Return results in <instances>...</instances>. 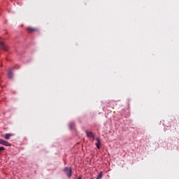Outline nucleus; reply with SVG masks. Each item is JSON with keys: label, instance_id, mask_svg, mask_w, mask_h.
Wrapping results in <instances>:
<instances>
[{"label": "nucleus", "instance_id": "1", "mask_svg": "<svg viewBox=\"0 0 179 179\" xmlns=\"http://www.w3.org/2000/svg\"><path fill=\"white\" fill-rule=\"evenodd\" d=\"M64 173H66L67 177H69V178H71V177H72V168L71 167H65L64 169Z\"/></svg>", "mask_w": 179, "mask_h": 179}, {"label": "nucleus", "instance_id": "2", "mask_svg": "<svg viewBox=\"0 0 179 179\" xmlns=\"http://www.w3.org/2000/svg\"><path fill=\"white\" fill-rule=\"evenodd\" d=\"M0 47L3 51H8L9 50V46L5 43V42L0 41Z\"/></svg>", "mask_w": 179, "mask_h": 179}, {"label": "nucleus", "instance_id": "3", "mask_svg": "<svg viewBox=\"0 0 179 179\" xmlns=\"http://www.w3.org/2000/svg\"><path fill=\"white\" fill-rule=\"evenodd\" d=\"M13 71H15V68H13V67L9 68L8 72V79H13Z\"/></svg>", "mask_w": 179, "mask_h": 179}, {"label": "nucleus", "instance_id": "4", "mask_svg": "<svg viewBox=\"0 0 179 179\" xmlns=\"http://www.w3.org/2000/svg\"><path fill=\"white\" fill-rule=\"evenodd\" d=\"M26 30L28 33H34V31H37L38 29L37 28L28 27L26 28Z\"/></svg>", "mask_w": 179, "mask_h": 179}, {"label": "nucleus", "instance_id": "5", "mask_svg": "<svg viewBox=\"0 0 179 179\" xmlns=\"http://www.w3.org/2000/svg\"><path fill=\"white\" fill-rule=\"evenodd\" d=\"M87 136L88 138H92V139H94V134L92 131H86Z\"/></svg>", "mask_w": 179, "mask_h": 179}, {"label": "nucleus", "instance_id": "6", "mask_svg": "<svg viewBox=\"0 0 179 179\" xmlns=\"http://www.w3.org/2000/svg\"><path fill=\"white\" fill-rule=\"evenodd\" d=\"M96 141L97 142L95 143V145H96V148H97L98 149H100V145H101L100 139H99V138H96Z\"/></svg>", "mask_w": 179, "mask_h": 179}, {"label": "nucleus", "instance_id": "7", "mask_svg": "<svg viewBox=\"0 0 179 179\" xmlns=\"http://www.w3.org/2000/svg\"><path fill=\"white\" fill-rule=\"evenodd\" d=\"M10 136H13V134H6L4 136L5 139H9Z\"/></svg>", "mask_w": 179, "mask_h": 179}, {"label": "nucleus", "instance_id": "8", "mask_svg": "<svg viewBox=\"0 0 179 179\" xmlns=\"http://www.w3.org/2000/svg\"><path fill=\"white\" fill-rule=\"evenodd\" d=\"M2 145H3L4 146H10V143L6 141H4Z\"/></svg>", "mask_w": 179, "mask_h": 179}, {"label": "nucleus", "instance_id": "9", "mask_svg": "<svg viewBox=\"0 0 179 179\" xmlns=\"http://www.w3.org/2000/svg\"><path fill=\"white\" fill-rule=\"evenodd\" d=\"M101 177H103V172L101 171L99 174V176L96 177V179H100L101 178Z\"/></svg>", "mask_w": 179, "mask_h": 179}, {"label": "nucleus", "instance_id": "10", "mask_svg": "<svg viewBox=\"0 0 179 179\" xmlns=\"http://www.w3.org/2000/svg\"><path fill=\"white\" fill-rule=\"evenodd\" d=\"M73 127H75V124H73V123H70V124H69V128H70V129H72L73 128Z\"/></svg>", "mask_w": 179, "mask_h": 179}, {"label": "nucleus", "instance_id": "11", "mask_svg": "<svg viewBox=\"0 0 179 179\" xmlns=\"http://www.w3.org/2000/svg\"><path fill=\"white\" fill-rule=\"evenodd\" d=\"M3 142H4V141L0 138V144H1V145H3Z\"/></svg>", "mask_w": 179, "mask_h": 179}, {"label": "nucleus", "instance_id": "12", "mask_svg": "<svg viewBox=\"0 0 179 179\" xmlns=\"http://www.w3.org/2000/svg\"><path fill=\"white\" fill-rule=\"evenodd\" d=\"M78 179H82V178H81V177H79Z\"/></svg>", "mask_w": 179, "mask_h": 179}]
</instances>
